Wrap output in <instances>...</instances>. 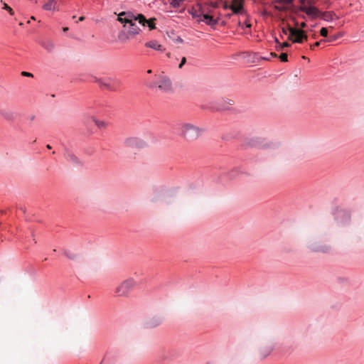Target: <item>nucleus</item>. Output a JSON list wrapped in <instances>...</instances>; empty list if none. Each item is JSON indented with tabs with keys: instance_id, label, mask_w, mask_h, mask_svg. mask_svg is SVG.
I'll use <instances>...</instances> for the list:
<instances>
[{
	"instance_id": "1",
	"label": "nucleus",
	"mask_w": 364,
	"mask_h": 364,
	"mask_svg": "<svg viewBox=\"0 0 364 364\" xmlns=\"http://www.w3.org/2000/svg\"><path fill=\"white\" fill-rule=\"evenodd\" d=\"M202 129L190 123H186L181 126V136L186 141H194L201 134Z\"/></svg>"
},
{
	"instance_id": "2",
	"label": "nucleus",
	"mask_w": 364,
	"mask_h": 364,
	"mask_svg": "<svg viewBox=\"0 0 364 364\" xmlns=\"http://www.w3.org/2000/svg\"><path fill=\"white\" fill-rule=\"evenodd\" d=\"M135 286V280L133 278H128L116 287L114 290L115 296L119 297H128Z\"/></svg>"
},
{
	"instance_id": "3",
	"label": "nucleus",
	"mask_w": 364,
	"mask_h": 364,
	"mask_svg": "<svg viewBox=\"0 0 364 364\" xmlns=\"http://www.w3.org/2000/svg\"><path fill=\"white\" fill-rule=\"evenodd\" d=\"M118 21L121 23L129 24L137 21L143 26H145L146 19L142 14H137L136 16L131 12H122L119 14Z\"/></svg>"
},
{
	"instance_id": "4",
	"label": "nucleus",
	"mask_w": 364,
	"mask_h": 364,
	"mask_svg": "<svg viewBox=\"0 0 364 364\" xmlns=\"http://www.w3.org/2000/svg\"><path fill=\"white\" fill-rule=\"evenodd\" d=\"M149 86L150 88L158 87L163 92H170L173 90L171 80L164 75L159 76L157 82H151Z\"/></svg>"
},
{
	"instance_id": "5",
	"label": "nucleus",
	"mask_w": 364,
	"mask_h": 364,
	"mask_svg": "<svg viewBox=\"0 0 364 364\" xmlns=\"http://www.w3.org/2000/svg\"><path fill=\"white\" fill-rule=\"evenodd\" d=\"M289 30L288 39L291 41L293 43H302L306 41L308 36L306 32L302 29H297L292 28L290 25H287Z\"/></svg>"
},
{
	"instance_id": "6",
	"label": "nucleus",
	"mask_w": 364,
	"mask_h": 364,
	"mask_svg": "<svg viewBox=\"0 0 364 364\" xmlns=\"http://www.w3.org/2000/svg\"><path fill=\"white\" fill-rule=\"evenodd\" d=\"M97 82L101 88L111 91H116L117 86L119 85V82L117 80L111 78L106 80H97Z\"/></svg>"
},
{
	"instance_id": "7",
	"label": "nucleus",
	"mask_w": 364,
	"mask_h": 364,
	"mask_svg": "<svg viewBox=\"0 0 364 364\" xmlns=\"http://www.w3.org/2000/svg\"><path fill=\"white\" fill-rule=\"evenodd\" d=\"M244 0H232L231 5L225 6V9H230L235 14H242L243 12Z\"/></svg>"
},
{
	"instance_id": "8",
	"label": "nucleus",
	"mask_w": 364,
	"mask_h": 364,
	"mask_svg": "<svg viewBox=\"0 0 364 364\" xmlns=\"http://www.w3.org/2000/svg\"><path fill=\"white\" fill-rule=\"evenodd\" d=\"M124 144L129 147L141 148L145 146V142L138 137H129L124 140Z\"/></svg>"
},
{
	"instance_id": "9",
	"label": "nucleus",
	"mask_w": 364,
	"mask_h": 364,
	"mask_svg": "<svg viewBox=\"0 0 364 364\" xmlns=\"http://www.w3.org/2000/svg\"><path fill=\"white\" fill-rule=\"evenodd\" d=\"M300 10L301 11L305 12L308 16L312 17V18H316L318 17L321 11L314 6H301Z\"/></svg>"
},
{
	"instance_id": "10",
	"label": "nucleus",
	"mask_w": 364,
	"mask_h": 364,
	"mask_svg": "<svg viewBox=\"0 0 364 364\" xmlns=\"http://www.w3.org/2000/svg\"><path fill=\"white\" fill-rule=\"evenodd\" d=\"M272 350H273V347L272 346L266 345V346H262L259 350V355L261 359H264L269 355L271 354Z\"/></svg>"
},
{
	"instance_id": "11",
	"label": "nucleus",
	"mask_w": 364,
	"mask_h": 364,
	"mask_svg": "<svg viewBox=\"0 0 364 364\" xmlns=\"http://www.w3.org/2000/svg\"><path fill=\"white\" fill-rule=\"evenodd\" d=\"M64 156L68 161L74 164H80L82 163L81 161L73 152L68 149L65 150Z\"/></svg>"
},
{
	"instance_id": "12",
	"label": "nucleus",
	"mask_w": 364,
	"mask_h": 364,
	"mask_svg": "<svg viewBox=\"0 0 364 364\" xmlns=\"http://www.w3.org/2000/svg\"><path fill=\"white\" fill-rule=\"evenodd\" d=\"M145 46L161 52L165 50V48L156 41H149L145 43Z\"/></svg>"
},
{
	"instance_id": "13",
	"label": "nucleus",
	"mask_w": 364,
	"mask_h": 364,
	"mask_svg": "<svg viewBox=\"0 0 364 364\" xmlns=\"http://www.w3.org/2000/svg\"><path fill=\"white\" fill-rule=\"evenodd\" d=\"M0 116L6 121L14 119V114L6 108L0 109Z\"/></svg>"
},
{
	"instance_id": "14",
	"label": "nucleus",
	"mask_w": 364,
	"mask_h": 364,
	"mask_svg": "<svg viewBox=\"0 0 364 364\" xmlns=\"http://www.w3.org/2000/svg\"><path fill=\"white\" fill-rule=\"evenodd\" d=\"M335 14L332 11L321 12L318 17H321L324 21H332L335 17Z\"/></svg>"
},
{
	"instance_id": "15",
	"label": "nucleus",
	"mask_w": 364,
	"mask_h": 364,
	"mask_svg": "<svg viewBox=\"0 0 364 364\" xmlns=\"http://www.w3.org/2000/svg\"><path fill=\"white\" fill-rule=\"evenodd\" d=\"M129 34H131L133 37L136 35H138L139 33L140 29L135 24L134 22L129 23Z\"/></svg>"
},
{
	"instance_id": "16",
	"label": "nucleus",
	"mask_w": 364,
	"mask_h": 364,
	"mask_svg": "<svg viewBox=\"0 0 364 364\" xmlns=\"http://www.w3.org/2000/svg\"><path fill=\"white\" fill-rule=\"evenodd\" d=\"M132 38L133 36L129 34V31L127 33L122 32L118 35V39L122 43H126Z\"/></svg>"
},
{
	"instance_id": "17",
	"label": "nucleus",
	"mask_w": 364,
	"mask_h": 364,
	"mask_svg": "<svg viewBox=\"0 0 364 364\" xmlns=\"http://www.w3.org/2000/svg\"><path fill=\"white\" fill-rule=\"evenodd\" d=\"M90 119L100 129H105L107 127V123L105 121L99 120L94 117H91Z\"/></svg>"
},
{
	"instance_id": "18",
	"label": "nucleus",
	"mask_w": 364,
	"mask_h": 364,
	"mask_svg": "<svg viewBox=\"0 0 364 364\" xmlns=\"http://www.w3.org/2000/svg\"><path fill=\"white\" fill-rule=\"evenodd\" d=\"M41 46L48 52H52L55 48V44L49 40L42 42Z\"/></svg>"
},
{
	"instance_id": "19",
	"label": "nucleus",
	"mask_w": 364,
	"mask_h": 364,
	"mask_svg": "<svg viewBox=\"0 0 364 364\" xmlns=\"http://www.w3.org/2000/svg\"><path fill=\"white\" fill-rule=\"evenodd\" d=\"M55 0H48V2L43 4V9L46 11H52L55 9Z\"/></svg>"
},
{
	"instance_id": "20",
	"label": "nucleus",
	"mask_w": 364,
	"mask_h": 364,
	"mask_svg": "<svg viewBox=\"0 0 364 364\" xmlns=\"http://www.w3.org/2000/svg\"><path fill=\"white\" fill-rule=\"evenodd\" d=\"M201 20L205 21L208 25H215L217 23V21L215 19H213V17L208 14H203V19Z\"/></svg>"
},
{
	"instance_id": "21",
	"label": "nucleus",
	"mask_w": 364,
	"mask_h": 364,
	"mask_svg": "<svg viewBox=\"0 0 364 364\" xmlns=\"http://www.w3.org/2000/svg\"><path fill=\"white\" fill-rule=\"evenodd\" d=\"M63 255L65 256H66L68 258H69L70 259H76L77 257V254H75L74 252H71L68 250H63Z\"/></svg>"
},
{
	"instance_id": "22",
	"label": "nucleus",
	"mask_w": 364,
	"mask_h": 364,
	"mask_svg": "<svg viewBox=\"0 0 364 364\" xmlns=\"http://www.w3.org/2000/svg\"><path fill=\"white\" fill-rule=\"evenodd\" d=\"M154 21L155 18H150L149 20H146V21L145 22V25L147 24L149 29L153 30L155 28Z\"/></svg>"
},
{
	"instance_id": "23",
	"label": "nucleus",
	"mask_w": 364,
	"mask_h": 364,
	"mask_svg": "<svg viewBox=\"0 0 364 364\" xmlns=\"http://www.w3.org/2000/svg\"><path fill=\"white\" fill-rule=\"evenodd\" d=\"M3 9H5V10L8 11V12L11 16H13L14 14V12L13 11V9L6 3H4Z\"/></svg>"
},
{
	"instance_id": "24",
	"label": "nucleus",
	"mask_w": 364,
	"mask_h": 364,
	"mask_svg": "<svg viewBox=\"0 0 364 364\" xmlns=\"http://www.w3.org/2000/svg\"><path fill=\"white\" fill-rule=\"evenodd\" d=\"M287 25L289 24L287 23L285 25L284 21H282V32L285 35L287 34V32L289 31Z\"/></svg>"
},
{
	"instance_id": "25",
	"label": "nucleus",
	"mask_w": 364,
	"mask_h": 364,
	"mask_svg": "<svg viewBox=\"0 0 364 364\" xmlns=\"http://www.w3.org/2000/svg\"><path fill=\"white\" fill-rule=\"evenodd\" d=\"M320 34L323 37H326L328 36V30L326 28H321L320 30Z\"/></svg>"
},
{
	"instance_id": "26",
	"label": "nucleus",
	"mask_w": 364,
	"mask_h": 364,
	"mask_svg": "<svg viewBox=\"0 0 364 364\" xmlns=\"http://www.w3.org/2000/svg\"><path fill=\"white\" fill-rule=\"evenodd\" d=\"M288 56H287V54L284 53H282L280 55H279V59L281 60V61L282 62H287L288 60L287 59Z\"/></svg>"
},
{
	"instance_id": "27",
	"label": "nucleus",
	"mask_w": 364,
	"mask_h": 364,
	"mask_svg": "<svg viewBox=\"0 0 364 364\" xmlns=\"http://www.w3.org/2000/svg\"><path fill=\"white\" fill-rule=\"evenodd\" d=\"M323 41H324L323 40H321L320 41H317L315 43H314L313 45H311V46H310L311 50H314L315 48V47L319 46L321 43L323 42Z\"/></svg>"
},
{
	"instance_id": "28",
	"label": "nucleus",
	"mask_w": 364,
	"mask_h": 364,
	"mask_svg": "<svg viewBox=\"0 0 364 364\" xmlns=\"http://www.w3.org/2000/svg\"><path fill=\"white\" fill-rule=\"evenodd\" d=\"M290 46V44L287 42H284L283 43H279V49L280 50H282L284 49V48H287V47H289Z\"/></svg>"
},
{
	"instance_id": "29",
	"label": "nucleus",
	"mask_w": 364,
	"mask_h": 364,
	"mask_svg": "<svg viewBox=\"0 0 364 364\" xmlns=\"http://www.w3.org/2000/svg\"><path fill=\"white\" fill-rule=\"evenodd\" d=\"M186 63V58L185 57H183L181 61V63L178 65V68H182L183 65Z\"/></svg>"
},
{
	"instance_id": "30",
	"label": "nucleus",
	"mask_w": 364,
	"mask_h": 364,
	"mask_svg": "<svg viewBox=\"0 0 364 364\" xmlns=\"http://www.w3.org/2000/svg\"><path fill=\"white\" fill-rule=\"evenodd\" d=\"M173 41H174L175 43H182L183 42V39H182L181 37H179V36H178L177 38H176L173 40Z\"/></svg>"
},
{
	"instance_id": "31",
	"label": "nucleus",
	"mask_w": 364,
	"mask_h": 364,
	"mask_svg": "<svg viewBox=\"0 0 364 364\" xmlns=\"http://www.w3.org/2000/svg\"><path fill=\"white\" fill-rule=\"evenodd\" d=\"M21 75L23 76H26V77H33V74L32 73H28V72H25V71L22 72Z\"/></svg>"
},
{
	"instance_id": "32",
	"label": "nucleus",
	"mask_w": 364,
	"mask_h": 364,
	"mask_svg": "<svg viewBox=\"0 0 364 364\" xmlns=\"http://www.w3.org/2000/svg\"><path fill=\"white\" fill-rule=\"evenodd\" d=\"M294 0H279V2L284 4H291Z\"/></svg>"
},
{
	"instance_id": "33",
	"label": "nucleus",
	"mask_w": 364,
	"mask_h": 364,
	"mask_svg": "<svg viewBox=\"0 0 364 364\" xmlns=\"http://www.w3.org/2000/svg\"><path fill=\"white\" fill-rule=\"evenodd\" d=\"M336 39H337V36H330L329 38L327 41H329V42H331V41H335Z\"/></svg>"
},
{
	"instance_id": "34",
	"label": "nucleus",
	"mask_w": 364,
	"mask_h": 364,
	"mask_svg": "<svg viewBox=\"0 0 364 364\" xmlns=\"http://www.w3.org/2000/svg\"><path fill=\"white\" fill-rule=\"evenodd\" d=\"M306 26V23L305 22H302L301 24H300V27L301 28H305Z\"/></svg>"
},
{
	"instance_id": "35",
	"label": "nucleus",
	"mask_w": 364,
	"mask_h": 364,
	"mask_svg": "<svg viewBox=\"0 0 364 364\" xmlns=\"http://www.w3.org/2000/svg\"><path fill=\"white\" fill-rule=\"evenodd\" d=\"M245 27L250 28H251V24L250 23H246Z\"/></svg>"
},
{
	"instance_id": "36",
	"label": "nucleus",
	"mask_w": 364,
	"mask_h": 364,
	"mask_svg": "<svg viewBox=\"0 0 364 364\" xmlns=\"http://www.w3.org/2000/svg\"><path fill=\"white\" fill-rule=\"evenodd\" d=\"M84 19H85V17H84V16H80V17L79 18V21H82Z\"/></svg>"
},
{
	"instance_id": "37",
	"label": "nucleus",
	"mask_w": 364,
	"mask_h": 364,
	"mask_svg": "<svg viewBox=\"0 0 364 364\" xmlns=\"http://www.w3.org/2000/svg\"><path fill=\"white\" fill-rule=\"evenodd\" d=\"M270 55H271V56H272V57H277V54H276V53H270Z\"/></svg>"
},
{
	"instance_id": "38",
	"label": "nucleus",
	"mask_w": 364,
	"mask_h": 364,
	"mask_svg": "<svg viewBox=\"0 0 364 364\" xmlns=\"http://www.w3.org/2000/svg\"><path fill=\"white\" fill-rule=\"evenodd\" d=\"M63 31L64 32H65V31H68V27H65V28H63Z\"/></svg>"
},
{
	"instance_id": "39",
	"label": "nucleus",
	"mask_w": 364,
	"mask_h": 364,
	"mask_svg": "<svg viewBox=\"0 0 364 364\" xmlns=\"http://www.w3.org/2000/svg\"><path fill=\"white\" fill-rule=\"evenodd\" d=\"M328 248L326 247L325 249H318L317 250H320V251H323L324 252L326 250H327Z\"/></svg>"
},
{
	"instance_id": "40",
	"label": "nucleus",
	"mask_w": 364,
	"mask_h": 364,
	"mask_svg": "<svg viewBox=\"0 0 364 364\" xmlns=\"http://www.w3.org/2000/svg\"><path fill=\"white\" fill-rule=\"evenodd\" d=\"M46 148H47V149H51V146H50V145L48 144V145L46 146Z\"/></svg>"
},
{
	"instance_id": "41",
	"label": "nucleus",
	"mask_w": 364,
	"mask_h": 364,
	"mask_svg": "<svg viewBox=\"0 0 364 364\" xmlns=\"http://www.w3.org/2000/svg\"><path fill=\"white\" fill-rule=\"evenodd\" d=\"M252 146H259V145H258L257 143H253V144H252Z\"/></svg>"
},
{
	"instance_id": "42",
	"label": "nucleus",
	"mask_w": 364,
	"mask_h": 364,
	"mask_svg": "<svg viewBox=\"0 0 364 364\" xmlns=\"http://www.w3.org/2000/svg\"><path fill=\"white\" fill-rule=\"evenodd\" d=\"M151 72H152L151 70H147V73H149V74L151 73Z\"/></svg>"
},
{
	"instance_id": "43",
	"label": "nucleus",
	"mask_w": 364,
	"mask_h": 364,
	"mask_svg": "<svg viewBox=\"0 0 364 364\" xmlns=\"http://www.w3.org/2000/svg\"><path fill=\"white\" fill-rule=\"evenodd\" d=\"M170 55H171V54H170V53H168L166 54V55H167L168 58L170 57Z\"/></svg>"
},
{
	"instance_id": "44",
	"label": "nucleus",
	"mask_w": 364,
	"mask_h": 364,
	"mask_svg": "<svg viewBox=\"0 0 364 364\" xmlns=\"http://www.w3.org/2000/svg\"><path fill=\"white\" fill-rule=\"evenodd\" d=\"M31 20H35L34 16H31Z\"/></svg>"
},
{
	"instance_id": "45",
	"label": "nucleus",
	"mask_w": 364,
	"mask_h": 364,
	"mask_svg": "<svg viewBox=\"0 0 364 364\" xmlns=\"http://www.w3.org/2000/svg\"><path fill=\"white\" fill-rule=\"evenodd\" d=\"M275 41L279 43V41L277 40V38L275 39Z\"/></svg>"
}]
</instances>
